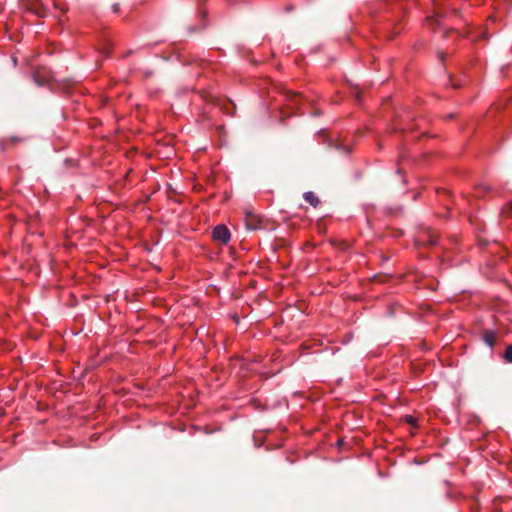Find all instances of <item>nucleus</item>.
Returning <instances> with one entry per match:
<instances>
[{"instance_id":"obj_1","label":"nucleus","mask_w":512,"mask_h":512,"mask_svg":"<svg viewBox=\"0 0 512 512\" xmlns=\"http://www.w3.org/2000/svg\"><path fill=\"white\" fill-rule=\"evenodd\" d=\"M212 236L220 244H227L230 240V231L225 225H218L213 229Z\"/></svg>"},{"instance_id":"obj_2","label":"nucleus","mask_w":512,"mask_h":512,"mask_svg":"<svg viewBox=\"0 0 512 512\" xmlns=\"http://www.w3.org/2000/svg\"><path fill=\"white\" fill-rule=\"evenodd\" d=\"M421 245H436L438 243V235L433 231H426L420 234L416 240Z\"/></svg>"},{"instance_id":"obj_3","label":"nucleus","mask_w":512,"mask_h":512,"mask_svg":"<svg viewBox=\"0 0 512 512\" xmlns=\"http://www.w3.org/2000/svg\"><path fill=\"white\" fill-rule=\"evenodd\" d=\"M260 218L252 212H247L245 216V225L248 230H257L260 226Z\"/></svg>"},{"instance_id":"obj_4","label":"nucleus","mask_w":512,"mask_h":512,"mask_svg":"<svg viewBox=\"0 0 512 512\" xmlns=\"http://www.w3.org/2000/svg\"><path fill=\"white\" fill-rule=\"evenodd\" d=\"M482 340L489 347H493L496 344L497 335L492 330H485L482 334Z\"/></svg>"},{"instance_id":"obj_5","label":"nucleus","mask_w":512,"mask_h":512,"mask_svg":"<svg viewBox=\"0 0 512 512\" xmlns=\"http://www.w3.org/2000/svg\"><path fill=\"white\" fill-rule=\"evenodd\" d=\"M303 197L305 201H307L311 206L315 208L318 207L321 203L320 199L312 191L305 192Z\"/></svg>"},{"instance_id":"obj_6","label":"nucleus","mask_w":512,"mask_h":512,"mask_svg":"<svg viewBox=\"0 0 512 512\" xmlns=\"http://www.w3.org/2000/svg\"><path fill=\"white\" fill-rule=\"evenodd\" d=\"M33 13H35L38 17H46L47 16V9L40 4H33L29 8Z\"/></svg>"},{"instance_id":"obj_7","label":"nucleus","mask_w":512,"mask_h":512,"mask_svg":"<svg viewBox=\"0 0 512 512\" xmlns=\"http://www.w3.org/2000/svg\"><path fill=\"white\" fill-rule=\"evenodd\" d=\"M503 357L507 362L512 363V345L507 346Z\"/></svg>"},{"instance_id":"obj_8","label":"nucleus","mask_w":512,"mask_h":512,"mask_svg":"<svg viewBox=\"0 0 512 512\" xmlns=\"http://www.w3.org/2000/svg\"><path fill=\"white\" fill-rule=\"evenodd\" d=\"M389 279V276L387 275H375L374 281H378L380 283H385Z\"/></svg>"},{"instance_id":"obj_9","label":"nucleus","mask_w":512,"mask_h":512,"mask_svg":"<svg viewBox=\"0 0 512 512\" xmlns=\"http://www.w3.org/2000/svg\"><path fill=\"white\" fill-rule=\"evenodd\" d=\"M203 29H204V25L203 26H191L188 28V31L191 34V33L201 32Z\"/></svg>"},{"instance_id":"obj_10","label":"nucleus","mask_w":512,"mask_h":512,"mask_svg":"<svg viewBox=\"0 0 512 512\" xmlns=\"http://www.w3.org/2000/svg\"><path fill=\"white\" fill-rule=\"evenodd\" d=\"M440 17H443V15L440 13H436L434 18L429 19V22L431 23V25H434V22L437 23V25H439L438 18Z\"/></svg>"},{"instance_id":"obj_11","label":"nucleus","mask_w":512,"mask_h":512,"mask_svg":"<svg viewBox=\"0 0 512 512\" xmlns=\"http://www.w3.org/2000/svg\"><path fill=\"white\" fill-rule=\"evenodd\" d=\"M406 422L410 425H415L416 419L413 416H405Z\"/></svg>"},{"instance_id":"obj_12","label":"nucleus","mask_w":512,"mask_h":512,"mask_svg":"<svg viewBox=\"0 0 512 512\" xmlns=\"http://www.w3.org/2000/svg\"><path fill=\"white\" fill-rule=\"evenodd\" d=\"M484 190V191H488L489 190V187L485 186V185H481V186H478L477 190H478V196H481V190Z\"/></svg>"},{"instance_id":"obj_13","label":"nucleus","mask_w":512,"mask_h":512,"mask_svg":"<svg viewBox=\"0 0 512 512\" xmlns=\"http://www.w3.org/2000/svg\"><path fill=\"white\" fill-rule=\"evenodd\" d=\"M505 214H512V204L503 209Z\"/></svg>"},{"instance_id":"obj_14","label":"nucleus","mask_w":512,"mask_h":512,"mask_svg":"<svg viewBox=\"0 0 512 512\" xmlns=\"http://www.w3.org/2000/svg\"><path fill=\"white\" fill-rule=\"evenodd\" d=\"M112 10H113V12L118 13V12H119V10H120V8H119V4H117V3H116V4H114V5L112 6Z\"/></svg>"},{"instance_id":"obj_15","label":"nucleus","mask_w":512,"mask_h":512,"mask_svg":"<svg viewBox=\"0 0 512 512\" xmlns=\"http://www.w3.org/2000/svg\"><path fill=\"white\" fill-rule=\"evenodd\" d=\"M7 143H8V140H3L1 142V147H2V150H5L7 148Z\"/></svg>"},{"instance_id":"obj_16","label":"nucleus","mask_w":512,"mask_h":512,"mask_svg":"<svg viewBox=\"0 0 512 512\" xmlns=\"http://www.w3.org/2000/svg\"><path fill=\"white\" fill-rule=\"evenodd\" d=\"M9 141L12 142V143H16V142L20 141V139L18 137H11L9 139Z\"/></svg>"},{"instance_id":"obj_17","label":"nucleus","mask_w":512,"mask_h":512,"mask_svg":"<svg viewBox=\"0 0 512 512\" xmlns=\"http://www.w3.org/2000/svg\"><path fill=\"white\" fill-rule=\"evenodd\" d=\"M206 14H207L206 11H202V10L199 11V16L202 18H205Z\"/></svg>"},{"instance_id":"obj_18","label":"nucleus","mask_w":512,"mask_h":512,"mask_svg":"<svg viewBox=\"0 0 512 512\" xmlns=\"http://www.w3.org/2000/svg\"><path fill=\"white\" fill-rule=\"evenodd\" d=\"M35 81L37 82L38 85H43L44 84V81H40L37 76H35Z\"/></svg>"},{"instance_id":"obj_19","label":"nucleus","mask_w":512,"mask_h":512,"mask_svg":"<svg viewBox=\"0 0 512 512\" xmlns=\"http://www.w3.org/2000/svg\"><path fill=\"white\" fill-rule=\"evenodd\" d=\"M453 87H454V88H459V87H460V84H456V83H454V84H453Z\"/></svg>"},{"instance_id":"obj_20","label":"nucleus","mask_w":512,"mask_h":512,"mask_svg":"<svg viewBox=\"0 0 512 512\" xmlns=\"http://www.w3.org/2000/svg\"><path fill=\"white\" fill-rule=\"evenodd\" d=\"M292 98L296 99V98H298V95H293Z\"/></svg>"}]
</instances>
